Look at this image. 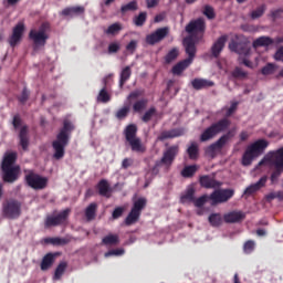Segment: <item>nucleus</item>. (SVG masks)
<instances>
[{
  "instance_id": "38",
  "label": "nucleus",
  "mask_w": 283,
  "mask_h": 283,
  "mask_svg": "<svg viewBox=\"0 0 283 283\" xmlns=\"http://www.w3.org/2000/svg\"><path fill=\"white\" fill-rule=\"evenodd\" d=\"M187 154L191 160H196L198 158V144L191 143L187 149Z\"/></svg>"
},
{
  "instance_id": "5",
  "label": "nucleus",
  "mask_w": 283,
  "mask_h": 283,
  "mask_svg": "<svg viewBox=\"0 0 283 283\" xmlns=\"http://www.w3.org/2000/svg\"><path fill=\"white\" fill-rule=\"evenodd\" d=\"M229 50L231 52H237L239 54V61L245 65V67H250L253 70V67H258L260 65L261 56H254V62L251 61V49L247 48L245 45L238 44L235 42H231L229 44Z\"/></svg>"
},
{
  "instance_id": "7",
  "label": "nucleus",
  "mask_w": 283,
  "mask_h": 283,
  "mask_svg": "<svg viewBox=\"0 0 283 283\" xmlns=\"http://www.w3.org/2000/svg\"><path fill=\"white\" fill-rule=\"evenodd\" d=\"M229 125H231V122L227 118L213 123L211 126L206 128L200 135L201 143H207V140L216 138L218 134H221V132H226Z\"/></svg>"
},
{
  "instance_id": "44",
  "label": "nucleus",
  "mask_w": 283,
  "mask_h": 283,
  "mask_svg": "<svg viewBox=\"0 0 283 283\" xmlns=\"http://www.w3.org/2000/svg\"><path fill=\"white\" fill-rule=\"evenodd\" d=\"M154 116H156V108L151 107L149 108L144 116L142 117L144 123H149V120H151V118H154Z\"/></svg>"
},
{
  "instance_id": "27",
  "label": "nucleus",
  "mask_w": 283,
  "mask_h": 283,
  "mask_svg": "<svg viewBox=\"0 0 283 283\" xmlns=\"http://www.w3.org/2000/svg\"><path fill=\"white\" fill-rule=\"evenodd\" d=\"M97 187L99 196H104L105 198H109V196H112V189L109 188V184L107 182V180H101Z\"/></svg>"
},
{
  "instance_id": "30",
  "label": "nucleus",
  "mask_w": 283,
  "mask_h": 283,
  "mask_svg": "<svg viewBox=\"0 0 283 283\" xmlns=\"http://www.w3.org/2000/svg\"><path fill=\"white\" fill-rule=\"evenodd\" d=\"M54 258H56L55 254H52V253L46 254L42 260L41 270L48 271V269H50V266H52V264L54 263Z\"/></svg>"
},
{
  "instance_id": "42",
  "label": "nucleus",
  "mask_w": 283,
  "mask_h": 283,
  "mask_svg": "<svg viewBox=\"0 0 283 283\" xmlns=\"http://www.w3.org/2000/svg\"><path fill=\"white\" fill-rule=\"evenodd\" d=\"M178 54H179L178 49H171L165 56L166 63H171L176 61V59H178Z\"/></svg>"
},
{
  "instance_id": "48",
  "label": "nucleus",
  "mask_w": 283,
  "mask_h": 283,
  "mask_svg": "<svg viewBox=\"0 0 283 283\" xmlns=\"http://www.w3.org/2000/svg\"><path fill=\"white\" fill-rule=\"evenodd\" d=\"M137 9H138V3L136 1H132L126 6L122 7V12H129L132 10H137Z\"/></svg>"
},
{
  "instance_id": "41",
  "label": "nucleus",
  "mask_w": 283,
  "mask_h": 283,
  "mask_svg": "<svg viewBox=\"0 0 283 283\" xmlns=\"http://www.w3.org/2000/svg\"><path fill=\"white\" fill-rule=\"evenodd\" d=\"M65 269H67V263H60L55 270L54 280H61V275L65 273Z\"/></svg>"
},
{
  "instance_id": "21",
  "label": "nucleus",
  "mask_w": 283,
  "mask_h": 283,
  "mask_svg": "<svg viewBox=\"0 0 283 283\" xmlns=\"http://www.w3.org/2000/svg\"><path fill=\"white\" fill-rule=\"evenodd\" d=\"M228 36L221 35L212 45L211 52L214 56H220V52L224 50V44L227 43Z\"/></svg>"
},
{
  "instance_id": "58",
  "label": "nucleus",
  "mask_w": 283,
  "mask_h": 283,
  "mask_svg": "<svg viewBox=\"0 0 283 283\" xmlns=\"http://www.w3.org/2000/svg\"><path fill=\"white\" fill-rule=\"evenodd\" d=\"M125 211V209H123L122 207H118L116 208L114 211H113V218L114 220L120 218L123 216V212Z\"/></svg>"
},
{
  "instance_id": "54",
  "label": "nucleus",
  "mask_w": 283,
  "mask_h": 283,
  "mask_svg": "<svg viewBox=\"0 0 283 283\" xmlns=\"http://www.w3.org/2000/svg\"><path fill=\"white\" fill-rule=\"evenodd\" d=\"M203 14L208 18V19H213L216 17V13L213 12V8L206 6L205 10H203Z\"/></svg>"
},
{
  "instance_id": "23",
  "label": "nucleus",
  "mask_w": 283,
  "mask_h": 283,
  "mask_svg": "<svg viewBox=\"0 0 283 283\" xmlns=\"http://www.w3.org/2000/svg\"><path fill=\"white\" fill-rule=\"evenodd\" d=\"M264 185H266V177H262L256 184L250 185L243 193L244 196H252L255 191H260Z\"/></svg>"
},
{
  "instance_id": "19",
  "label": "nucleus",
  "mask_w": 283,
  "mask_h": 283,
  "mask_svg": "<svg viewBox=\"0 0 283 283\" xmlns=\"http://www.w3.org/2000/svg\"><path fill=\"white\" fill-rule=\"evenodd\" d=\"M167 34H169V28L157 29L154 33L147 35L146 42L149 45H155V43H159V41H163V39H165Z\"/></svg>"
},
{
  "instance_id": "9",
  "label": "nucleus",
  "mask_w": 283,
  "mask_h": 283,
  "mask_svg": "<svg viewBox=\"0 0 283 283\" xmlns=\"http://www.w3.org/2000/svg\"><path fill=\"white\" fill-rule=\"evenodd\" d=\"M233 193L235 191L233 189H218L214 190L210 196V205L216 206V205H222L224 202H229L231 198H233Z\"/></svg>"
},
{
  "instance_id": "11",
  "label": "nucleus",
  "mask_w": 283,
  "mask_h": 283,
  "mask_svg": "<svg viewBox=\"0 0 283 283\" xmlns=\"http://www.w3.org/2000/svg\"><path fill=\"white\" fill-rule=\"evenodd\" d=\"M145 205H147V200L145 198H139L134 201V207L125 220L128 227L138 222V218H140V212L145 209Z\"/></svg>"
},
{
  "instance_id": "14",
  "label": "nucleus",
  "mask_w": 283,
  "mask_h": 283,
  "mask_svg": "<svg viewBox=\"0 0 283 283\" xmlns=\"http://www.w3.org/2000/svg\"><path fill=\"white\" fill-rule=\"evenodd\" d=\"M176 156H178V146L169 147L164 153V156L159 164H157V167H160V165H163L164 167H166V169H169V167H171V165L174 164Z\"/></svg>"
},
{
  "instance_id": "13",
  "label": "nucleus",
  "mask_w": 283,
  "mask_h": 283,
  "mask_svg": "<svg viewBox=\"0 0 283 283\" xmlns=\"http://www.w3.org/2000/svg\"><path fill=\"white\" fill-rule=\"evenodd\" d=\"M27 182L32 189H45V187H48V178L41 177L34 172L27 175Z\"/></svg>"
},
{
  "instance_id": "63",
  "label": "nucleus",
  "mask_w": 283,
  "mask_h": 283,
  "mask_svg": "<svg viewBox=\"0 0 283 283\" xmlns=\"http://www.w3.org/2000/svg\"><path fill=\"white\" fill-rule=\"evenodd\" d=\"M20 103H25V101H28V90H24L21 94V96L19 97Z\"/></svg>"
},
{
  "instance_id": "6",
  "label": "nucleus",
  "mask_w": 283,
  "mask_h": 283,
  "mask_svg": "<svg viewBox=\"0 0 283 283\" xmlns=\"http://www.w3.org/2000/svg\"><path fill=\"white\" fill-rule=\"evenodd\" d=\"M268 147H269V142H266V139H259L253 144H251L250 146H248L242 157V165L244 167H249V165L253 163V159L258 158V156L263 154L264 149H266Z\"/></svg>"
},
{
  "instance_id": "35",
  "label": "nucleus",
  "mask_w": 283,
  "mask_h": 283,
  "mask_svg": "<svg viewBox=\"0 0 283 283\" xmlns=\"http://www.w3.org/2000/svg\"><path fill=\"white\" fill-rule=\"evenodd\" d=\"M96 203H91L86 209H85V217L87 220H94L96 218V209H97Z\"/></svg>"
},
{
  "instance_id": "50",
  "label": "nucleus",
  "mask_w": 283,
  "mask_h": 283,
  "mask_svg": "<svg viewBox=\"0 0 283 283\" xmlns=\"http://www.w3.org/2000/svg\"><path fill=\"white\" fill-rule=\"evenodd\" d=\"M232 76L234 78H247V72H244V70L237 67L234 69V71L232 72Z\"/></svg>"
},
{
  "instance_id": "36",
  "label": "nucleus",
  "mask_w": 283,
  "mask_h": 283,
  "mask_svg": "<svg viewBox=\"0 0 283 283\" xmlns=\"http://www.w3.org/2000/svg\"><path fill=\"white\" fill-rule=\"evenodd\" d=\"M198 171V166L192 165V166H186L182 171H181V176L184 178H191V176H193V174H196Z\"/></svg>"
},
{
  "instance_id": "62",
  "label": "nucleus",
  "mask_w": 283,
  "mask_h": 283,
  "mask_svg": "<svg viewBox=\"0 0 283 283\" xmlns=\"http://www.w3.org/2000/svg\"><path fill=\"white\" fill-rule=\"evenodd\" d=\"M132 159H129V158H125L124 160H123V163H122V167L124 168V169H127L128 167H132Z\"/></svg>"
},
{
  "instance_id": "33",
  "label": "nucleus",
  "mask_w": 283,
  "mask_h": 283,
  "mask_svg": "<svg viewBox=\"0 0 283 283\" xmlns=\"http://www.w3.org/2000/svg\"><path fill=\"white\" fill-rule=\"evenodd\" d=\"M193 193H196V191L193 190V187H188L186 192L181 196V202L186 203V202H193V200L196 199V197H193Z\"/></svg>"
},
{
  "instance_id": "49",
  "label": "nucleus",
  "mask_w": 283,
  "mask_h": 283,
  "mask_svg": "<svg viewBox=\"0 0 283 283\" xmlns=\"http://www.w3.org/2000/svg\"><path fill=\"white\" fill-rule=\"evenodd\" d=\"M145 21H147V13H145V12L139 13V15H137L134 19L135 25H143V23H145Z\"/></svg>"
},
{
  "instance_id": "55",
  "label": "nucleus",
  "mask_w": 283,
  "mask_h": 283,
  "mask_svg": "<svg viewBox=\"0 0 283 283\" xmlns=\"http://www.w3.org/2000/svg\"><path fill=\"white\" fill-rule=\"evenodd\" d=\"M120 50V44L118 42H113L108 45V52L109 54H114Z\"/></svg>"
},
{
  "instance_id": "3",
  "label": "nucleus",
  "mask_w": 283,
  "mask_h": 283,
  "mask_svg": "<svg viewBox=\"0 0 283 283\" xmlns=\"http://www.w3.org/2000/svg\"><path fill=\"white\" fill-rule=\"evenodd\" d=\"M74 129V125L70 120L65 119L63 128L57 134L56 140L53 142L54 158L61 160L65 156V146L70 143V132Z\"/></svg>"
},
{
  "instance_id": "22",
  "label": "nucleus",
  "mask_w": 283,
  "mask_h": 283,
  "mask_svg": "<svg viewBox=\"0 0 283 283\" xmlns=\"http://www.w3.org/2000/svg\"><path fill=\"white\" fill-rule=\"evenodd\" d=\"M185 130L182 128L165 130L158 137L157 140H167V138H178V136H182Z\"/></svg>"
},
{
  "instance_id": "29",
  "label": "nucleus",
  "mask_w": 283,
  "mask_h": 283,
  "mask_svg": "<svg viewBox=\"0 0 283 283\" xmlns=\"http://www.w3.org/2000/svg\"><path fill=\"white\" fill-rule=\"evenodd\" d=\"M83 12H85V8L83 7H71L64 9L62 14H64V17H76L78 14H83Z\"/></svg>"
},
{
  "instance_id": "20",
  "label": "nucleus",
  "mask_w": 283,
  "mask_h": 283,
  "mask_svg": "<svg viewBox=\"0 0 283 283\" xmlns=\"http://www.w3.org/2000/svg\"><path fill=\"white\" fill-rule=\"evenodd\" d=\"M200 185L206 189H220V187H222V182L216 180L211 176H202L200 178Z\"/></svg>"
},
{
  "instance_id": "16",
  "label": "nucleus",
  "mask_w": 283,
  "mask_h": 283,
  "mask_svg": "<svg viewBox=\"0 0 283 283\" xmlns=\"http://www.w3.org/2000/svg\"><path fill=\"white\" fill-rule=\"evenodd\" d=\"M70 216V209H65L60 212L57 216H49L45 220V227H56L57 224H63Z\"/></svg>"
},
{
  "instance_id": "34",
  "label": "nucleus",
  "mask_w": 283,
  "mask_h": 283,
  "mask_svg": "<svg viewBox=\"0 0 283 283\" xmlns=\"http://www.w3.org/2000/svg\"><path fill=\"white\" fill-rule=\"evenodd\" d=\"M20 145L22 149H28V127L22 126L20 130Z\"/></svg>"
},
{
  "instance_id": "59",
  "label": "nucleus",
  "mask_w": 283,
  "mask_h": 283,
  "mask_svg": "<svg viewBox=\"0 0 283 283\" xmlns=\"http://www.w3.org/2000/svg\"><path fill=\"white\" fill-rule=\"evenodd\" d=\"M136 45H137V42L135 40L130 41L127 46H126V50L128 52H130V54H134V51L136 50Z\"/></svg>"
},
{
  "instance_id": "47",
  "label": "nucleus",
  "mask_w": 283,
  "mask_h": 283,
  "mask_svg": "<svg viewBox=\"0 0 283 283\" xmlns=\"http://www.w3.org/2000/svg\"><path fill=\"white\" fill-rule=\"evenodd\" d=\"M208 200H209V196L203 195V196L195 199L192 202H193L195 207H205V205L207 203Z\"/></svg>"
},
{
  "instance_id": "56",
  "label": "nucleus",
  "mask_w": 283,
  "mask_h": 283,
  "mask_svg": "<svg viewBox=\"0 0 283 283\" xmlns=\"http://www.w3.org/2000/svg\"><path fill=\"white\" fill-rule=\"evenodd\" d=\"M264 14V7L258 8L255 11L252 12V19H260Z\"/></svg>"
},
{
  "instance_id": "28",
  "label": "nucleus",
  "mask_w": 283,
  "mask_h": 283,
  "mask_svg": "<svg viewBox=\"0 0 283 283\" xmlns=\"http://www.w3.org/2000/svg\"><path fill=\"white\" fill-rule=\"evenodd\" d=\"M133 151H137L138 154H145V151L147 150V148L143 145V143L140 142V138L135 137V139H130V142H128Z\"/></svg>"
},
{
  "instance_id": "10",
  "label": "nucleus",
  "mask_w": 283,
  "mask_h": 283,
  "mask_svg": "<svg viewBox=\"0 0 283 283\" xmlns=\"http://www.w3.org/2000/svg\"><path fill=\"white\" fill-rule=\"evenodd\" d=\"M2 216L9 220H14L21 216V203L15 200L6 201L2 206Z\"/></svg>"
},
{
  "instance_id": "2",
  "label": "nucleus",
  "mask_w": 283,
  "mask_h": 283,
  "mask_svg": "<svg viewBox=\"0 0 283 283\" xmlns=\"http://www.w3.org/2000/svg\"><path fill=\"white\" fill-rule=\"evenodd\" d=\"M266 165L268 167H274V171L271 176V181L276 182L280 176L283 174V147L276 151L269 153L260 163L259 167Z\"/></svg>"
},
{
  "instance_id": "52",
  "label": "nucleus",
  "mask_w": 283,
  "mask_h": 283,
  "mask_svg": "<svg viewBox=\"0 0 283 283\" xmlns=\"http://www.w3.org/2000/svg\"><path fill=\"white\" fill-rule=\"evenodd\" d=\"M266 200H275V198H279V200H283V191L279 192H271L266 195Z\"/></svg>"
},
{
  "instance_id": "51",
  "label": "nucleus",
  "mask_w": 283,
  "mask_h": 283,
  "mask_svg": "<svg viewBox=\"0 0 283 283\" xmlns=\"http://www.w3.org/2000/svg\"><path fill=\"white\" fill-rule=\"evenodd\" d=\"M253 249H255L254 241H248L244 243V247H243L244 253H252Z\"/></svg>"
},
{
  "instance_id": "57",
  "label": "nucleus",
  "mask_w": 283,
  "mask_h": 283,
  "mask_svg": "<svg viewBox=\"0 0 283 283\" xmlns=\"http://www.w3.org/2000/svg\"><path fill=\"white\" fill-rule=\"evenodd\" d=\"M125 253L124 249H116L105 253V258H109V255H123Z\"/></svg>"
},
{
  "instance_id": "39",
  "label": "nucleus",
  "mask_w": 283,
  "mask_h": 283,
  "mask_svg": "<svg viewBox=\"0 0 283 283\" xmlns=\"http://www.w3.org/2000/svg\"><path fill=\"white\" fill-rule=\"evenodd\" d=\"M46 244H54L55 247H61L67 244V240L61 238H48L44 240Z\"/></svg>"
},
{
  "instance_id": "1",
  "label": "nucleus",
  "mask_w": 283,
  "mask_h": 283,
  "mask_svg": "<svg viewBox=\"0 0 283 283\" xmlns=\"http://www.w3.org/2000/svg\"><path fill=\"white\" fill-rule=\"evenodd\" d=\"M205 20L199 18L197 20L191 21L186 27V32L190 35L184 40V45L186 48V54H188V59L179 62L172 67V74L180 75L187 67L193 63V59L196 57V43L202 39V34H205Z\"/></svg>"
},
{
  "instance_id": "12",
  "label": "nucleus",
  "mask_w": 283,
  "mask_h": 283,
  "mask_svg": "<svg viewBox=\"0 0 283 283\" xmlns=\"http://www.w3.org/2000/svg\"><path fill=\"white\" fill-rule=\"evenodd\" d=\"M233 136H235V130H230L228 134L221 136L214 144L208 147L207 154L212 157L216 156V154H220L224 145H227Z\"/></svg>"
},
{
  "instance_id": "15",
  "label": "nucleus",
  "mask_w": 283,
  "mask_h": 283,
  "mask_svg": "<svg viewBox=\"0 0 283 283\" xmlns=\"http://www.w3.org/2000/svg\"><path fill=\"white\" fill-rule=\"evenodd\" d=\"M139 96H143V92L140 91H135V92H132L128 97H127V101H128V105H125L124 107H122L120 109L117 111L116 113V117L119 119V120H123V118H126L127 115L129 114V105L132 103V101H136V98H138Z\"/></svg>"
},
{
  "instance_id": "61",
  "label": "nucleus",
  "mask_w": 283,
  "mask_h": 283,
  "mask_svg": "<svg viewBox=\"0 0 283 283\" xmlns=\"http://www.w3.org/2000/svg\"><path fill=\"white\" fill-rule=\"evenodd\" d=\"M251 136V133L243 130L240 134V140L244 142V140H249V137Z\"/></svg>"
},
{
  "instance_id": "43",
  "label": "nucleus",
  "mask_w": 283,
  "mask_h": 283,
  "mask_svg": "<svg viewBox=\"0 0 283 283\" xmlns=\"http://www.w3.org/2000/svg\"><path fill=\"white\" fill-rule=\"evenodd\" d=\"M145 107H147V99L137 101V102L133 105L134 112H137V113H140L143 109H145Z\"/></svg>"
},
{
  "instance_id": "60",
  "label": "nucleus",
  "mask_w": 283,
  "mask_h": 283,
  "mask_svg": "<svg viewBox=\"0 0 283 283\" xmlns=\"http://www.w3.org/2000/svg\"><path fill=\"white\" fill-rule=\"evenodd\" d=\"M275 61H283V46L279 48L274 54Z\"/></svg>"
},
{
  "instance_id": "18",
  "label": "nucleus",
  "mask_w": 283,
  "mask_h": 283,
  "mask_svg": "<svg viewBox=\"0 0 283 283\" xmlns=\"http://www.w3.org/2000/svg\"><path fill=\"white\" fill-rule=\"evenodd\" d=\"M23 32H25V25H23V22L18 23L13 28L12 35L9 39V43H10L11 48H14L17 44H19L21 42Z\"/></svg>"
},
{
  "instance_id": "8",
  "label": "nucleus",
  "mask_w": 283,
  "mask_h": 283,
  "mask_svg": "<svg viewBox=\"0 0 283 283\" xmlns=\"http://www.w3.org/2000/svg\"><path fill=\"white\" fill-rule=\"evenodd\" d=\"M50 23H42V25L36 29H32L29 33V38L33 41L35 48H43L48 39H50Z\"/></svg>"
},
{
  "instance_id": "45",
  "label": "nucleus",
  "mask_w": 283,
  "mask_h": 283,
  "mask_svg": "<svg viewBox=\"0 0 283 283\" xmlns=\"http://www.w3.org/2000/svg\"><path fill=\"white\" fill-rule=\"evenodd\" d=\"M104 244H118V235L108 234L103 239Z\"/></svg>"
},
{
  "instance_id": "31",
  "label": "nucleus",
  "mask_w": 283,
  "mask_h": 283,
  "mask_svg": "<svg viewBox=\"0 0 283 283\" xmlns=\"http://www.w3.org/2000/svg\"><path fill=\"white\" fill-rule=\"evenodd\" d=\"M136 132H138V128L136 127V125L130 124L126 127L125 129V136H126V140L129 143L130 140H134L136 137Z\"/></svg>"
},
{
  "instance_id": "32",
  "label": "nucleus",
  "mask_w": 283,
  "mask_h": 283,
  "mask_svg": "<svg viewBox=\"0 0 283 283\" xmlns=\"http://www.w3.org/2000/svg\"><path fill=\"white\" fill-rule=\"evenodd\" d=\"M129 76H132V67L126 66L122 70L120 80H119V87H123L127 81H129Z\"/></svg>"
},
{
  "instance_id": "26",
  "label": "nucleus",
  "mask_w": 283,
  "mask_h": 283,
  "mask_svg": "<svg viewBox=\"0 0 283 283\" xmlns=\"http://www.w3.org/2000/svg\"><path fill=\"white\" fill-rule=\"evenodd\" d=\"M252 45L254 50H258V48H269V45H273V41L269 36H261L254 40Z\"/></svg>"
},
{
  "instance_id": "17",
  "label": "nucleus",
  "mask_w": 283,
  "mask_h": 283,
  "mask_svg": "<svg viewBox=\"0 0 283 283\" xmlns=\"http://www.w3.org/2000/svg\"><path fill=\"white\" fill-rule=\"evenodd\" d=\"M70 216V209H65L60 212L57 216H49L45 220V227H56L57 224H63Z\"/></svg>"
},
{
  "instance_id": "25",
  "label": "nucleus",
  "mask_w": 283,
  "mask_h": 283,
  "mask_svg": "<svg viewBox=\"0 0 283 283\" xmlns=\"http://www.w3.org/2000/svg\"><path fill=\"white\" fill-rule=\"evenodd\" d=\"M193 90H205L207 87H213L214 83L205 78H195L191 81Z\"/></svg>"
},
{
  "instance_id": "37",
  "label": "nucleus",
  "mask_w": 283,
  "mask_h": 283,
  "mask_svg": "<svg viewBox=\"0 0 283 283\" xmlns=\"http://www.w3.org/2000/svg\"><path fill=\"white\" fill-rule=\"evenodd\" d=\"M120 30H123V25L120 23H113L105 30V34H111L112 36H115V34H118Z\"/></svg>"
},
{
  "instance_id": "53",
  "label": "nucleus",
  "mask_w": 283,
  "mask_h": 283,
  "mask_svg": "<svg viewBox=\"0 0 283 283\" xmlns=\"http://www.w3.org/2000/svg\"><path fill=\"white\" fill-rule=\"evenodd\" d=\"M274 72H275V65L273 64H268L262 69V74H264L265 76L269 74H273Z\"/></svg>"
},
{
  "instance_id": "4",
  "label": "nucleus",
  "mask_w": 283,
  "mask_h": 283,
  "mask_svg": "<svg viewBox=\"0 0 283 283\" xmlns=\"http://www.w3.org/2000/svg\"><path fill=\"white\" fill-rule=\"evenodd\" d=\"M17 160V153H7L2 161V178L4 182H14L21 174V168L19 166H13Z\"/></svg>"
},
{
  "instance_id": "46",
  "label": "nucleus",
  "mask_w": 283,
  "mask_h": 283,
  "mask_svg": "<svg viewBox=\"0 0 283 283\" xmlns=\"http://www.w3.org/2000/svg\"><path fill=\"white\" fill-rule=\"evenodd\" d=\"M97 101H99V103H108L109 93H107V91L105 88H102L97 96Z\"/></svg>"
},
{
  "instance_id": "40",
  "label": "nucleus",
  "mask_w": 283,
  "mask_h": 283,
  "mask_svg": "<svg viewBox=\"0 0 283 283\" xmlns=\"http://www.w3.org/2000/svg\"><path fill=\"white\" fill-rule=\"evenodd\" d=\"M209 222L212 227H220L222 224V217L220 213H213L209 217Z\"/></svg>"
},
{
  "instance_id": "64",
  "label": "nucleus",
  "mask_w": 283,
  "mask_h": 283,
  "mask_svg": "<svg viewBox=\"0 0 283 283\" xmlns=\"http://www.w3.org/2000/svg\"><path fill=\"white\" fill-rule=\"evenodd\" d=\"M13 126L17 128L21 127V117L14 116L13 117Z\"/></svg>"
},
{
  "instance_id": "24",
  "label": "nucleus",
  "mask_w": 283,
  "mask_h": 283,
  "mask_svg": "<svg viewBox=\"0 0 283 283\" xmlns=\"http://www.w3.org/2000/svg\"><path fill=\"white\" fill-rule=\"evenodd\" d=\"M245 216L243 212L240 211H232L227 214H224L223 220L229 223L233 222H242L244 220Z\"/></svg>"
}]
</instances>
